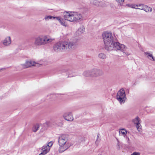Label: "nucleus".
Listing matches in <instances>:
<instances>
[{
    "label": "nucleus",
    "instance_id": "f257e3e1",
    "mask_svg": "<svg viewBox=\"0 0 155 155\" xmlns=\"http://www.w3.org/2000/svg\"><path fill=\"white\" fill-rule=\"evenodd\" d=\"M77 41L75 39L70 41L58 42L54 44V50L56 52H60L74 49L78 45Z\"/></svg>",
    "mask_w": 155,
    "mask_h": 155
},
{
    "label": "nucleus",
    "instance_id": "f03ea898",
    "mask_svg": "<svg viewBox=\"0 0 155 155\" xmlns=\"http://www.w3.org/2000/svg\"><path fill=\"white\" fill-rule=\"evenodd\" d=\"M64 20L62 19L59 22L62 25L66 26L67 24L65 20L71 22L75 21L77 22L81 19L82 16L81 14L77 12H73L72 14V13H69L66 12L64 13Z\"/></svg>",
    "mask_w": 155,
    "mask_h": 155
},
{
    "label": "nucleus",
    "instance_id": "7ed1b4c3",
    "mask_svg": "<svg viewBox=\"0 0 155 155\" xmlns=\"http://www.w3.org/2000/svg\"><path fill=\"white\" fill-rule=\"evenodd\" d=\"M102 36L104 45V48L107 51H111L113 48L112 44L115 40L114 39L112 33L105 32L103 33Z\"/></svg>",
    "mask_w": 155,
    "mask_h": 155
},
{
    "label": "nucleus",
    "instance_id": "20e7f679",
    "mask_svg": "<svg viewBox=\"0 0 155 155\" xmlns=\"http://www.w3.org/2000/svg\"><path fill=\"white\" fill-rule=\"evenodd\" d=\"M67 138L65 135H62L59 137L58 143L60 147L59 149L60 153L63 152L69 147L67 143Z\"/></svg>",
    "mask_w": 155,
    "mask_h": 155
},
{
    "label": "nucleus",
    "instance_id": "39448f33",
    "mask_svg": "<svg viewBox=\"0 0 155 155\" xmlns=\"http://www.w3.org/2000/svg\"><path fill=\"white\" fill-rule=\"evenodd\" d=\"M52 41L51 39L47 38L45 36L40 35L35 39L34 45L36 46L43 45Z\"/></svg>",
    "mask_w": 155,
    "mask_h": 155
},
{
    "label": "nucleus",
    "instance_id": "423d86ee",
    "mask_svg": "<svg viewBox=\"0 0 155 155\" xmlns=\"http://www.w3.org/2000/svg\"><path fill=\"white\" fill-rule=\"evenodd\" d=\"M117 98L120 104L125 102L126 97L125 91L123 89L118 91L117 94Z\"/></svg>",
    "mask_w": 155,
    "mask_h": 155
},
{
    "label": "nucleus",
    "instance_id": "0eeeda50",
    "mask_svg": "<svg viewBox=\"0 0 155 155\" xmlns=\"http://www.w3.org/2000/svg\"><path fill=\"white\" fill-rule=\"evenodd\" d=\"M112 44L113 46V48L111 49V50L114 48L115 50H120L123 51L125 49V45L123 44H121L118 42H117L116 41V39Z\"/></svg>",
    "mask_w": 155,
    "mask_h": 155
},
{
    "label": "nucleus",
    "instance_id": "6e6552de",
    "mask_svg": "<svg viewBox=\"0 0 155 155\" xmlns=\"http://www.w3.org/2000/svg\"><path fill=\"white\" fill-rule=\"evenodd\" d=\"M91 77H97L102 75L103 73L100 70L94 69L91 70Z\"/></svg>",
    "mask_w": 155,
    "mask_h": 155
},
{
    "label": "nucleus",
    "instance_id": "1a4fd4ad",
    "mask_svg": "<svg viewBox=\"0 0 155 155\" xmlns=\"http://www.w3.org/2000/svg\"><path fill=\"white\" fill-rule=\"evenodd\" d=\"M36 64L39 65H40L39 64H36L35 62L33 61H26L25 63L24 64H21V65L24 68H28L32 66H36V65H35Z\"/></svg>",
    "mask_w": 155,
    "mask_h": 155
},
{
    "label": "nucleus",
    "instance_id": "9d476101",
    "mask_svg": "<svg viewBox=\"0 0 155 155\" xmlns=\"http://www.w3.org/2000/svg\"><path fill=\"white\" fill-rule=\"evenodd\" d=\"M64 119L68 121H72L74 120L72 113L71 112H67L64 114L63 115Z\"/></svg>",
    "mask_w": 155,
    "mask_h": 155
},
{
    "label": "nucleus",
    "instance_id": "9b49d317",
    "mask_svg": "<svg viewBox=\"0 0 155 155\" xmlns=\"http://www.w3.org/2000/svg\"><path fill=\"white\" fill-rule=\"evenodd\" d=\"M50 148L48 145L43 146L41 149L42 152L38 155H44L47 154L50 150Z\"/></svg>",
    "mask_w": 155,
    "mask_h": 155
},
{
    "label": "nucleus",
    "instance_id": "f8f14e48",
    "mask_svg": "<svg viewBox=\"0 0 155 155\" xmlns=\"http://www.w3.org/2000/svg\"><path fill=\"white\" fill-rule=\"evenodd\" d=\"M11 38L10 37H7L3 40V44L6 46H7L11 44Z\"/></svg>",
    "mask_w": 155,
    "mask_h": 155
},
{
    "label": "nucleus",
    "instance_id": "ddd939ff",
    "mask_svg": "<svg viewBox=\"0 0 155 155\" xmlns=\"http://www.w3.org/2000/svg\"><path fill=\"white\" fill-rule=\"evenodd\" d=\"M83 75L84 77H91V70L84 71L83 73Z\"/></svg>",
    "mask_w": 155,
    "mask_h": 155
},
{
    "label": "nucleus",
    "instance_id": "4468645a",
    "mask_svg": "<svg viewBox=\"0 0 155 155\" xmlns=\"http://www.w3.org/2000/svg\"><path fill=\"white\" fill-rule=\"evenodd\" d=\"M144 54L145 55L147 56V58L151 60V58L153 61H155V58L153 56L152 54H150L148 52H146L144 53Z\"/></svg>",
    "mask_w": 155,
    "mask_h": 155
},
{
    "label": "nucleus",
    "instance_id": "2eb2a0df",
    "mask_svg": "<svg viewBox=\"0 0 155 155\" xmlns=\"http://www.w3.org/2000/svg\"><path fill=\"white\" fill-rule=\"evenodd\" d=\"M132 122L134 124H140L141 121L138 117H137L135 119L132 120Z\"/></svg>",
    "mask_w": 155,
    "mask_h": 155
},
{
    "label": "nucleus",
    "instance_id": "dca6fc26",
    "mask_svg": "<svg viewBox=\"0 0 155 155\" xmlns=\"http://www.w3.org/2000/svg\"><path fill=\"white\" fill-rule=\"evenodd\" d=\"M85 31V28L84 26H82L79 28L77 31V32L79 35H81Z\"/></svg>",
    "mask_w": 155,
    "mask_h": 155
},
{
    "label": "nucleus",
    "instance_id": "f3484780",
    "mask_svg": "<svg viewBox=\"0 0 155 155\" xmlns=\"http://www.w3.org/2000/svg\"><path fill=\"white\" fill-rule=\"evenodd\" d=\"M144 7L143 10L146 12H151L152 11V8L147 5H145Z\"/></svg>",
    "mask_w": 155,
    "mask_h": 155
},
{
    "label": "nucleus",
    "instance_id": "a211bd4d",
    "mask_svg": "<svg viewBox=\"0 0 155 155\" xmlns=\"http://www.w3.org/2000/svg\"><path fill=\"white\" fill-rule=\"evenodd\" d=\"M98 57L101 59H105L106 58V55L103 53H100L98 55Z\"/></svg>",
    "mask_w": 155,
    "mask_h": 155
},
{
    "label": "nucleus",
    "instance_id": "6ab92c4d",
    "mask_svg": "<svg viewBox=\"0 0 155 155\" xmlns=\"http://www.w3.org/2000/svg\"><path fill=\"white\" fill-rule=\"evenodd\" d=\"M99 2L98 1L92 0L91 2V3L96 6H98L99 5Z\"/></svg>",
    "mask_w": 155,
    "mask_h": 155
},
{
    "label": "nucleus",
    "instance_id": "aec40b11",
    "mask_svg": "<svg viewBox=\"0 0 155 155\" xmlns=\"http://www.w3.org/2000/svg\"><path fill=\"white\" fill-rule=\"evenodd\" d=\"M39 127V125L38 124H37L33 126L32 128V130L34 132H35L38 129Z\"/></svg>",
    "mask_w": 155,
    "mask_h": 155
},
{
    "label": "nucleus",
    "instance_id": "412c9836",
    "mask_svg": "<svg viewBox=\"0 0 155 155\" xmlns=\"http://www.w3.org/2000/svg\"><path fill=\"white\" fill-rule=\"evenodd\" d=\"M120 134H121L124 137L127 134V131L125 129H122L119 131Z\"/></svg>",
    "mask_w": 155,
    "mask_h": 155
},
{
    "label": "nucleus",
    "instance_id": "4be33fe9",
    "mask_svg": "<svg viewBox=\"0 0 155 155\" xmlns=\"http://www.w3.org/2000/svg\"><path fill=\"white\" fill-rule=\"evenodd\" d=\"M115 1L118 2L119 4V5L120 6H122L123 5L124 0H115Z\"/></svg>",
    "mask_w": 155,
    "mask_h": 155
},
{
    "label": "nucleus",
    "instance_id": "5701e85b",
    "mask_svg": "<svg viewBox=\"0 0 155 155\" xmlns=\"http://www.w3.org/2000/svg\"><path fill=\"white\" fill-rule=\"evenodd\" d=\"M54 16H52L49 15V16H46L45 18V19L46 21H48L49 19H51L52 18L54 19Z\"/></svg>",
    "mask_w": 155,
    "mask_h": 155
},
{
    "label": "nucleus",
    "instance_id": "b1692460",
    "mask_svg": "<svg viewBox=\"0 0 155 155\" xmlns=\"http://www.w3.org/2000/svg\"><path fill=\"white\" fill-rule=\"evenodd\" d=\"M136 128H137V130L139 131H141V125L140 124H136Z\"/></svg>",
    "mask_w": 155,
    "mask_h": 155
},
{
    "label": "nucleus",
    "instance_id": "393cba45",
    "mask_svg": "<svg viewBox=\"0 0 155 155\" xmlns=\"http://www.w3.org/2000/svg\"><path fill=\"white\" fill-rule=\"evenodd\" d=\"M139 7L138 8V9H141L143 10L144 9V6H145V5L142 4H139Z\"/></svg>",
    "mask_w": 155,
    "mask_h": 155
},
{
    "label": "nucleus",
    "instance_id": "a878e982",
    "mask_svg": "<svg viewBox=\"0 0 155 155\" xmlns=\"http://www.w3.org/2000/svg\"><path fill=\"white\" fill-rule=\"evenodd\" d=\"M117 140L118 143H117V148L118 149H119L120 148V144L119 143V142L118 140Z\"/></svg>",
    "mask_w": 155,
    "mask_h": 155
},
{
    "label": "nucleus",
    "instance_id": "bb28decb",
    "mask_svg": "<svg viewBox=\"0 0 155 155\" xmlns=\"http://www.w3.org/2000/svg\"><path fill=\"white\" fill-rule=\"evenodd\" d=\"M54 19L56 18L57 20H58L59 22H60L62 18H61L60 17H54Z\"/></svg>",
    "mask_w": 155,
    "mask_h": 155
},
{
    "label": "nucleus",
    "instance_id": "cd10ccee",
    "mask_svg": "<svg viewBox=\"0 0 155 155\" xmlns=\"http://www.w3.org/2000/svg\"><path fill=\"white\" fill-rule=\"evenodd\" d=\"M134 7H132V8H134L136 9H138V7H139V4L138 5H134Z\"/></svg>",
    "mask_w": 155,
    "mask_h": 155
},
{
    "label": "nucleus",
    "instance_id": "c85d7f7f",
    "mask_svg": "<svg viewBox=\"0 0 155 155\" xmlns=\"http://www.w3.org/2000/svg\"><path fill=\"white\" fill-rule=\"evenodd\" d=\"M131 155H140V153L137 152H134L131 154Z\"/></svg>",
    "mask_w": 155,
    "mask_h": 155
},
{
    "label": "nucleus",
    "instance_id": "c756f323",
    "mask_svg": "<svg viewBox=\"0 0 155 155\" xmlns=\"http://www.w3.org/2000/svg\"><path fill=\"white\" fill-rule=\"evenodd\" d=\"M52 145H53L52 143L51 142H50L47 145H48V147L50 148V147L52 146Z\"/></svg>",
    "mask_w": 155,
    "mask_h": 155
},
{
    "label": "nucleus",
    "instance_id": "7c9ffc66",
    "mask_svg": "<svg viewBox=\"0 0 155 155\" xmlns=\"http://www.w3.org/2000/svg\"><path fill=\"white\" fill-rule=\"evenodd\" d=\"M127 142H128V143H130V140L129 138L128 137H127Z\"/></svg>",
    "mask_w": 155,
    "mask_h": 155
},
{
    "label": "nucleus",
    "instance_id": "2f4dec72",
    "mask_svg": "<svg viewBox=\"0 0 155 155\" xmlns=\"http://www.w3.org/2000/svg\"><path fill=\"white\" fill-rule=\"evenodd\" d=\"M127 6H129L130 7H131L132 8V7H134V5H131V6H130V5H129V4H127Z\"/></svg>",
    "mask_w": 155,
    "mask_h": 155
},
{
    "label": "nucleus",
    "instance_id": "473e14b6",
    "mask_svg": "<svg viewBox=\"0 0 155 155\" xmlns=\"http://www.w3.org/2000/svg\"><path fill=\"white\" fill-rule=\"evenodd\" d=\"M4 69H5L2 68L1 69H0V71H1L2 70H4Z\"/></svg>",
    "mask_w": 155,
    "mask_h": 155
},
{
    "label": "nucleus",
    "instance_id": "72a5a7b5",
    "mask_svg": "<svg viewBox=\"0 0 155 155\" xmlns=\"http://www.w3.org/2000/svg\"><path fill=\"white\" fill-rule=\"evenodd\" d=\"M98 137H99V134H98V135H97V139H98Z\"/></svg>",
    "mask_w": 155,
    "mask_h": 155
}]
</instances>
